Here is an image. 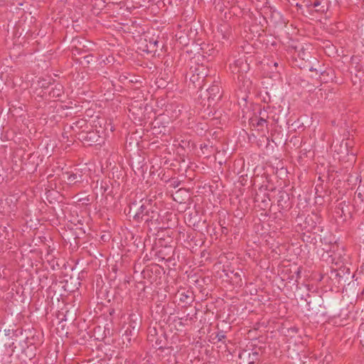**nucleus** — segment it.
<instances>
[{
    "label": "nucleus",
    "mask_w": 364,
    "mask_h": 364,
    "mask_svg": "<svg viewBox=\"0 0 364 364\" xmlns=\"http://www.w3.org/2000/svg\"><path fill=\"white\" fill-rule=\"evenodd\" d=\"M277 205L279 208V212L282 210H288L291 208L292 204L288 193L284 191L279 192L277 198Z\"/></svg>",
    "instance_id": "nucleus-6"
},
{
    "label": "nucleus",
    "mask_w": 364,
    "mask_h": 364,
    "mask_svg": "<svg viewBox=\"0 0 364 364\" xmlns=\"http://www.w3.org/2000/svg\"><path fill=\"white\" fill-rule=\"evenodd\" d=\"M83 53H85V50L82 48H77V46L73 48V53L74 55H82Z\"/></svg>",
    "instance_id": "nucleus-23"
},
{
    "label": "nucleus",
    "mask_w": 364,
    "mask_h": 364,
    "mask_svg": "<svg viewBox=\"0 0 364 364\" xmlns=\"http://www.w3.org/2000/svg\"><path fill=\"white\" fill-rule=\"evenodd\" d=\"M350 269L345 267H340L338 269H333L331 272V278L336 279L338 283L341 281L347 282L350 279Z\"/></svg>",
    "instance_id": "nucleus-5"
},
{
    "label": "nucleus",
    "mask_w": 364,
    "mask_h": 364,
    "mask_svg": "<svg viewBox=\"0 0 364 364\" xmlns=\"http://www.w3.org/2000/svg\"><path fill=\"white\" fill-rule=\"evenodd\" d=\"M348 205L346 203V201H343L338 203V205L336 207L335 212L338 215L341 217L343 215L346 217L347 213H350L348 212Z\"/></svg>",
    "instance_id": "nucleus-15"
},
{
    "label": "nucleus",
    "mask_w": 364,
    "mask_h": 364,
    "mask_svg": "<svg viewBox=\"0 0 364 364\" xmlns=\"http://www.w3.org/2000/svg\"><path fill=\"white\" fill-rule=\"evenodd\" d=\"M239 359L240 364H255L259 360V354L257 351L250 353L244 350L239 354Z\"/></svg>",
    "instance_id": "nucleus-4"
},
{
    "label": "nucleus",
    "mask_w": 364,
    "mask_h": 364,
    "mask_svg": "<svg viewBox=\"0 0 364 364\" xmlns=\"http://www.w3.org/2000/svg\"><path fill=\"white\" fill-rule=\"evenodd\" d=\"M358 228L360 231H364V220L360 223Z\"/></svg>",
    "instance_id": "nucleus-27"
},
{
    "label": "nucleus",
    "mask_w": 364,
    "mask_h": 364,
    "mask_svg": "<svg viewBox=\"0 0 364 364\" xmlns=\"http://www.w3.org/2000/svg\"><path fill=\"white\" fill-rule=\"evenodd\" d=\"M230 69L234 75H237V80H244L245 74L249 70V65L245 60L240 58L230 65Z\"/></svg>",
    "instance_id": "nucleus-2"
},
{
    "label": "nucleus",
    "mask_w": 364,
    "mask_h": 364,
    "mask_svg": "<svg viewBox=\"0 0 364 364\" xmlns=\"http://www.w3.org/2000/svg\"><path fill=\"white\" fill-rule=\"evenodd\" d=\"M225 338H226V336L223 331L218 332V333L216 334V336H215V338H217L218 341H222Z\"/></svg>",
    "instance_id": "nucleus-22"
},
{
    "label": "nucleus",
    "mask_w": 364,
    "mask_h": 364,
    "mask_svg": "<svg viewBox=\"0 0 364 364\" xmlns=\"http://www.w3.org/2000/svg\"><path fill=\"white\" fill-rule=\"evenodd\" d=\"M312 7L315 9V11L318 13H325L328 11V4L326 3V5H321V1H316L312 4Z\"/></svg>",
    "instance_id": "nucleus-19"
},
{
    "label": "nucleus",
    "mask_w": 364,
    "mask_h": 364,
    "mask_svg": "<svg viewBox=\"0 0 364 364\" xmlns=\"http://www.w3.org/2000/svg\"><path fill=\"white\" fill-rule=\"evenodd\" d=\"M151 200H149V203H148V205H150V206L151 205Z\"/></svg>",
    "instance_id": "nucleus-34"
},
{
    "label": "nucleus",
    "mask_w": 364,
    "mask_h": 364,
    "mask_svg": "<svg viewBox=\"0 0 364 364\" xmlns=\"http://www.w3.org/2000/svg\"><path fill=\"white\" fill-rule=\"evenodd\" d=\"M156 343V345L158 346V348L160 349V350H162L164 349V346L161 345V343H162V341L161 340H159V339H156V341H155Z\"/></svg>",
    "instance_id": "nucleus-25"
},
{
    "label": "nucleus",
    "mask_w": 364,
    "mask_h": 364,
    "mask_svg": "<svg viewBox=\"0 0 364 364\" xmlns=\"http://www.w3.org/2000/svg\"><path fill=\"white\" fill-rule=\"evenodd\" d=\"M233 274H234V277H235V278L239 279V280H240V281H241V280H242V279H241V274H240V272H235V273H233Z\"/></svg>",
    "instance_id": "nucleus-28"
},
{
    "label": "nucleus",
    "mask_w": 364,
    "mask_h": 364,
    "mask_svg": "<svg viewBox=\"0 0 364 364\" xmlns=\"http://www.w3.org/2000/svg\"><path fill=\"white\" fill-rule=\"evenodd\" d=\"M159 42L156 39H151L149 44H146V52L156 53Z\"/></svg>",
    "instance_id": "nucleus-18"
},
{
    "label": "nucleus",
    "mask_w": 364,
    "mask_h": 364,
    "mask_svg": "<svg viewBox=\"0 0 364 364\" xmlns=\"http://www.w3.org/2000/svg\"><path fill=\"white\" fill-rule=\"evenodd\" d=\"M64 94L63 87L60 84H56L50 91L49 92V95L52 97H60Z\"/></svg>",
    "instance_id": "nucleus-16"
},
{
    "label": "nucleus",
    "mask_w": 364,
    "mask_h": 364,
    "mask_svg": "<svg viewBox=\"0 0 364 364\" xmlns=\"http://www.w3.org/2000/svg\"><path fill=\"white\" fill-rule=\"evenodd\" d=\"M323 48L326 53L331 56L336 53V47L330 41H325L323 42Z\"/></svg>",
    "instance_id": "nucleus-17"
},
{
    "label": "nucleus",
    "mask_w": 364,
    "mask_h": 364,
    "mask_svg": "<svg viewBox=\"0 0 364 364\" xmlns=\"http://www.w3.org/2000/svg\"><path fill=\"white\" fill-rule=\"evenodd\" d=\"M294 49L300 59L303 60H307L310 57L309 48H305L303 45H299L298 46H295Z\"/></svg>",
    "instance_id": "nucleus-12"
},
{
    "label": "nucleus",
    "mask_w": 364,
    "mask_h": 364,
    "mask_svg": "<svg viewBox=\"0 0 364 364\" xmlns=\"http://www.w3.org/2000/svg\"><path fill=\"white\" fill-rule=\"evenodd\" d=\"M262 202L263 203H265V205H267V203L266 200H262Z\"/></svg>",
    "instance_id": "nucleus-33"
},
{
    "label": "nucleus",
    "mask_w": 364,
    "mask_h": 364,
    "mask_svg": "<svg viewBox=\"0 0 364 364\" xmlns=\"http://www.w3.org/2000/svg\"><path fill=\"white\" fill-rule=\"evenodd\" d=\"M158 214L152 208H148V206L145 204H142L139 210L136 213L134 218L137 222L140 220H144L146 223H149L154 219H157Z\"/></svg>",
    "instance_id": "nucleus-1"
},
{
    "label": "nucleus",
    "mask_w": 364,
    "mask_h": 364,
    "mask_svg": "<svg viewBox=\"0 0 364 364\" xmlns=\"http://www.w3.org/2000/svg\"><path fill=\"white\" fill-rule=\"evenodd\" d=\"M11 353L6 348H3L0 350V363L1 364H11Z\"/></svg>",
    "instance_id": "nucleus-14"
},
{
    "label": "nucleus",
    "mask_w": 364,
    "mask_h": 364,
    "mask_svg": "<svg viewBox=\"0 0 364 364\" xmlns=\"http://www.w3.org/2000/svg\"><path fill=\"white\" fill-rule=\"evenodd\" d=\"M350 146V144H348V142H346V146L348 148V146Z\"/></svg>",
    "instance_id": "nucleus-32"
},
{
    "label": "nucleus",
    "mask_w": 364,
    "mask_h": 364,
    "mask_svg": "<svg viewBox=\"0 0 364 364\" xmlns=\"http://www.w3.org/2000/svg\"><path fill=\"white\" fill-rule=\"evenodd\" d=\"M363 195L361 192H355L353 198V206L356 211H364Z\"/></svg>",
    "instance_id": "nucleus-10"
},
{
    "label": "nucleus",
    "mask_w": 364,
    "mask_h": 364,
    "mask_svg": "<svg viewBox=\"0 0 364 364\" xmlns=\"http://www.w3.org/2000/svg\"><path fill=\"white\" fill-rule=\"evenodd\" d=\"M134 330H131L129 328H127L124 333L122 336V342L126 346L131 344L132 341L134 340L138 334L133 333Z\"/></svg>",
    "instance_id": "nucleus-11"
},
{
    "label": "nucleus",
    "mask_w": 364,
    "mask_h": 364,
    "mask_svg": "<svg viewBox=\"0 0 364 364\" xmlns=\"http://www.w3.org/2000/svg\"><path fill=\"white\" fill-rule=\"evenodd\" d=\"M196 78V75H193V76L191 77V80H192L193 82H194V79Z\"/></svg>",
    "instance_id": "nucleus-30"
},
{
    "label": "nucleus",
    "mask_w": 364,
    "mask_h": 364,
    "mask_svg": "<svg viewBox=\"0 0 364 364\" xmlns=\"http://www.w3.org/2000/svg\"><path fill=\"white\" fill-rule=\"evenodd\" d=\"M314 217L315 218H317V215H314ZM312 222V226L311 228V230H314L316 228V223H314V218L313 216H308L306 218V223H309V222Z\"/></svg>",
    "instance_id": "nucleus-21"
},
{
    "label": "nucleus",
    "mask_w": 364,
    "mask_h": 364,
    "mask_svg": "<svg viewBox=\"0 0 364 364\" xmlns=\"http://www.w3.org/2000/svg\"><path fill=\"white\" fill-rule=\"evenodd\" d=\"M128 327L131 330H134V334H138L141 325V316L138 312H132L129 315Z\"/></svg>",
    "instance_id": "nucleus-7"
},
{
    "label": "nucleus",
    "mask_w": 364,
    "mask_h": 364,
    "mask_svg": "<svg viewBox=\"0 0 364 364\" xmlns=\"http://www.w3.org/2000/svg\"><path fill=\"white\" fill-rule=\"evenodd\" d=\"M81 58L82 60H80V63L85 67H88L89 65L95 62L96 59V58L92 53H88L85 55H83Z\"/></svg>",
    "instance_id": "nucleus-20"
},
{
    "label": "nucleus",
    "mask_w": 364,
    "mask_h": 364,
    "mask_svg": "<svg viewBox=\"0 0 364 364\" xmlns=\"http://www.w3.org/2000/svg\"><path fill=\"white\" fill-rule=\"evenodd\" d=\"M259 118H264L265 121H267L268 119V114L267 112L265 110H260L259 112V116H257Z\"/></svg>",
    "instance_id": "nucleus-24"
},
{
    "label": "nucleus",
    "mask_w": 364,
    "mask_h": 364,
    "mask_svg": "<svg viewBox=\"0 0 364 364\" xmlns=\"http://www.w3.org/2000/svg\"><path fill=\"white\" fill-rule=\"evenodd\" d=\"M206 92L207 99L209 102L208 106L214 105L222 97L220 87L216 82H214V83L206 90Z\"/></svg>",
    "instance_id": "nucleus-3"
},
{
    "label": "nucleus",
    "mask_w": 364,
    "mask_h": 364,
    "mask_svg": "<svg viewBox=\"0 0 364 364\" xmlns=\"http://www.w3.org/2000/svg\"><path fill=\"white\" fill-rule=\"evenodd\" d=\"M48 84V83H47V82H43V83L42 84L41 87H46Z\"/></svg>",
    "instance_id": "nucleus-29"
},
{
    "label": "nucleus",
    "mask_w": 364,
    "mask_h": 364,
    "mask_svg": "<svg viewBox=\"0 0 364 364\" xmlns=\"http://www.w3.org/2000/svg\"><path fill=\"white\" fill-rule=\"evenodd\" d=\"M63 175L66 176L67 183L69 185H75L83 181V175L80 170L75 169V171H68Z\"/></svg>",
    "instance_id": "nucleus-8"
},
{
    "label": "nucleus",
    "mask_w": 364,
    "mask_h": 364,
    "mask_svg": "<svg viewBox=\"0 0 364 364\" xmlns=\"http://www.w3.org/2000/svg\"><path fill=\"white\" fill-rule=\"evenodd\" d=\"M179 300L185 305H190L194 299L193 292L191 290L179 292Z\"/></svg>",
    "instance_id": "nucleus-9"
},
{
    "label": "nucleus",
    "mask_w": 364,
    "mask_h": 364,
    "mask_svg": "<svg viewBox=\"0 0 364 364\" xmlns=\"http://www.w3.org/2000/svg\"><path fill=\"white\" fill-rule=\"evenodd\" d=\"M325 73H326V71L321 72V76H323Z\"/></svg>",
    "instance_id": "nucleus-31"
},
{
    "label": "nucleus",
    "mask_w": 364,
    "mask_h": 364,
    "mask_svg": "<svg viewBox=\"0 0 364 364\" xmlns=\"http://www.w3.org/2000/svg\"><path fill=\"white\" fill-rule=\"evenodd\" d=\"M252 127L257 128L258 130L262 129V128L268 125V122L265 121L264 118H259L257 116L252 117L250 122Z\"/></svg>",
    "instance_id": "nucleus-13"
},
{
    "label": "nucleus",
    "mask_w": 364,
    "mask_h": 364,
    "mask_svg": "<svg viewBox=\"0 0 364 364\" xmlns=\"http://www.w3.org/2000/svg\"><path fill=\"white\" fill-rule=\"evenodd\" d=\"M220 225L221 226L222 233L227 235L228 232V228L226 227H224L223 224H221L220 223Z\"/></svg>",
    "instance_id": "nucleus-26"
}]
</instances>
